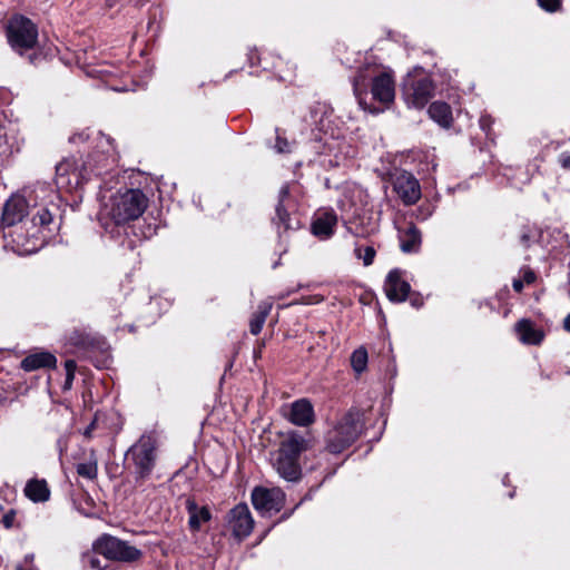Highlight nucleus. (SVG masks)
<instances>
[{
  "mask_svg": "<svg viewBox=\"0 0 570 570\" xmlns=\"http://www.w3.org/2000/svg\"><path fill=\"white\" fill-rule=\"evenodd\" d=\"M88 139L96 142V150L86 160L69 157L56 166V185L59 190L79 191L92 176L101 177L114 170L117 156L110 137L100 131L83 130L69 138L72 144Z\"/></svg>",
  "mask_w": 570,
  "mask_h": 570,
  "instance_id": "nucleus-1",
  "label": "nucleus"
},
{
  "mask_svg": "<svg viewBox=\"0 0 570 570\" xmlns=\"http://www.w3.org/2000/svg\"><path fill=\"white\" fill-rule=\"evenodd\" d=\"M31 199L14 195L10 197L3 207L1 223L3 227H12L21 224L14 233H10L12 243L19 254L36 253L41 246L40 232L52 222V214L46 204H30Z\"/></svg>",
  "mask_w": 570,
  "mask_h": 570,
  "instance_id": "nucleus-2",
  "label": "nucleus"
},
{
  "mask_svg": "<svg viewBox=\"0 0 570 570\" xmlns=\"http://www.w3.org/2000/svg\"><path fill=\"white\" fill-rule=\"evenodd\" d=\"M147 197L139 189L119 190L111 195L99 212L104 229L115 236V227H120L139 218L146 210Z\"/></svg>",
  "mask_w": 570,
  "mask_h": 570,
  "instance_id": "nucleus-3",
  "label": "nucleus"
},
{
  "mask_svg": "<svg viewBox=\"0 0 570 570\" xmlns=\"http://www.w3.org/2000/svg\"><path fill=\"white\" fill-rule=\"evenodd\" d=\"M368 87H371V95L374 101L380 102L383 107H387L393 102L395 83L390 72L380 70L377 67L367 66L357 71L353 81L354 94L363 109H368L373 114L381 112L384 108L367 107L366 96Z\"/></svg>",
  "mask_w": 570,
  "mask_h": 570,
  "instance_id": "nucleus-4",
  "label": "nucleus"
},
{
  "mask_svg": "<svg viewBox=\"0 0 570 570\" xmlns=\"http://www.w3.org/2000/svg\"><path fill=\"white\" fill-rule=\"evenodd\" d=\"M363 414L355 409L350 410L327 433V449L331 453H341L348 448L363 430Z\"/></svg>",
  "mask_w": 570,
  "mask_h": 570,
  "instance_id": "nucleus-5",
  "label": "nucleus"
},
{
  "mask_svg": "<svg viewBox=\"0 0 570 570\" xmlns=\"http://www.w3.org/2000/svg\"><path fill=\"white\" fill-rule=\"evenodd\" d=\"M7 38L10 47L18 53L32 49L38 40L36 24L23 16L12 17L7 24Z\"/></svg>",
  "mask_w": 570,
  "mask_h": 570,
  "instance_id": "nucleus-6",
  "label": "nucleus"
},
{
  "mask_svg": "<svg viewBox=\"0 0 570 570\" xmlns=\"http://www.w3.org/2000/svg\"><path fill=\"white\" fill-rule=\"evenodd\" d=\"M128 460H131L135 474L138 479H146L151 473L156 463V440L150 434H144L130 446L127 452Z\"/></svg>",
  "mask_w": 570,
  "mask_h": 570,
  "instance_id": "nucleus-7",
  "label": "nucleus"
},
{
  "mask_svg": "<svg viewBox=\"0 0 570 570\" xmlns=\"http://www.w3.org/2000/svg\"><path fill=\"white\" fill-rule=\"evenodd\" d=\"M434 85L423 72L409 73L403 82V96L411 107L421 109L433 97Z\"/></svg>",
  "mask_w": 570,
  "mask_h": 570,
  "instance_id": "nucleus-8",
  "label": "nucleus"
},
{
  "mask_svg": "<svg viewBox=\"0 0 570 570\" xmlns=\"http://www.w3.org/2000/svg\"><path fill=\"white\" fill-rule=\"evenodd\" d=\"M94 550L97 554L104 556L108 560L130 562L139 559L140 550L127 542L112 535H102L95 544Z\"/></svg>",
  "mask_w": 570,
  "mask_h": 570,
  "instance_id": "nucleus-9",
  "label": "nucleus"
},
{
  "mask_svg": "<svg viewBox=\"0 0 570 570\" xmlns=\"http://www.w3.org/2000/svg\"><path fill=\"white\" fill-rule=\"evenodd\" d=\"M285 493L279 488L257 487L252 492V503L262 515H273L281 511Z\"/></svg>",
  "mask_w": 570,
  "mask_h": 570,
  "instance_id": "nucleus-10",
  "label": "nucleus"
},
{
  "mask_svg": "<svg viewBox=\"0 0 570 570\" xmlns=\"http://www.w3.org/2000/svg\"><path fill=\"white\" fill-rule=\"evenodd\" d=\"M227 524L235 538H247L254 528V519L246 503L234 507L227 515Z\"/></svg>",
  "mask_w": 570,
  "mask_h": 570,
  "instance_id": "nucleus-11",
  "label": "nucleus"
},
{
  "mask_svg": "<svg viewBox=\"0 0 570 570\" xmlns=\"http://www.w3.org/2000/svg\"><path fill=\"white\" fill-rule=\"evenodd\" d=\"M393 187L405 205H413L421 198L419 180L409 171L397 174Z\"/></svg>",
  "mask_w": 570,
  "mask_h": 570,
  "instance_id": "nucleus-12",
  "label": "nucleus"
},
{
  "mask_svg": "<svg viewBox=\"0 0 570 570\" xmlns=\"http://www.w3.org/2000/svg\"><path fill=\"white\" fill-rule=\"evenodd\" d=\"M24 142L20 128L14 124L4 126L0 120V156L8 157L20 151Z\"/></svg>",
  "mask_w": 570,
  "mask_h": 570,
  "instance_id": "nucleus-13",
  "label": "nucleus"
},
{
  "mask_svg": "<svg viewBox=\"0 0 570 570\" xmlns=\"http://www.w3.org/2000/svg\"><path fill=\"white\" fill-rule=\"evenodd\" d=\"M292 199L289 197V186L285 185L281 188L278 195V203L276 206V217L273 223L279 230L283 227L284 230L295 229L298 226L297 222H293L288 214V209L292 208Z\"/></svg>",
  "mask_w": 570,
  "mask_h": 570,
  "instance_id": "nucleus-14",
  "label": "nucleus"
},
{
  "mask_svg": "<svg viewBox=\"0 0 570 570\" xmlns=\"http://www.w3.org/2000/svg\"><path fill=\"white\" fill-rule=\"evenodd\" d=\"M410 284L402 278L399 269L391 271L384 283V292L391 302H404L410 293Z\"/></svg>",
  "mask_w": 570,
  "mask_h": 570,
  "instance_id": "nucleus-15",
  "label": "nucleus"
},
{
  "mask_svg": "<svg viewBox=\"0 0 570 570\" xmlns=\"http://www.w3.org/2000/svg\"><path fill=\"white\" fill-rule=\"evenodd\" d=\"M337 224V216L333 210L320 212L312 223V232L321 239L330 238Z\"/></svg>",
  "mask_w": 570,
  "mask_h": 570,
  "instance_id": "nucleus-16",
  "label": "nucleus"
},
{
  "mask_svg": "<svg viewBox=\"0 0 570 570\" xmlns=\"http://www.w3.org/2000/svg\"><path fill=\"white\" fill-rule=\"evenodd\" d=\"M274 466L277 473L287 481H297L301 478L298 460L277 453Z\"/></svg>",
  "mask_w": 570,
  "mask_h": 570,
  "instance_id": "nucleus-17",
  "label": "nucleus"
},
{
  "mask_svg": "<svg viewBox=\"0 0 570 570\" xmlns=\"http://www.w3.org/2000/svg\"><path fill=\"white\" fill-rule=\"evenodd\" d=\"M289 420L299 426H306L314 420V410L309 401L302 399L295 401L291 407Z\"/></svg>",
  "mask_w": 570,
  "mask_h": 570,
  "instance_id": "nucleus-18",
  "label": "nucleus"
},
{
  "mask_svg": "<svg viewBox=\"0 0 570 570\" xmlns=\"http://www.w3.org/2000/svg\"><path fill=\"white\" fill-rule=\"evenodd\" d=\"M307 449L306 440L298 433H288L281 442L277 453L298 460L302 452Z\"/></svg>",
  "mask_w": 570,
  "mask_h": 570,
  "instance_id": "nucleus-19",
  "label": "nucleus"
},
{
  "mask_svg": "<svg viewBox=\"0 0 570 570\" xmlns=\"http://www.w3.org/2000/svg\"><path fill=\"white\" fill-rule=\"evenodd\" d=\"M57 358L49 352H39L26 356L21 361V368L26 372H32L39 368H52L56 366Z\"/></svg>",
  "mask_w": 570,
  "mask_h": 570,
  "instance_id": "nucleus-20",
  "label": "nucleus"
},
{
  "mask_svg": "<svg viewBox=\"0 0 570 570\" xmlns=\"http://www.w3.org/2000/svg\"><path fill=\"white\" fill-rule=\"evenodd\" d=\"M515 332L523 344H540L544 336L543 332L529 320L519 321L515 325Z\"/></svg>",
  "mask_w": 570,
  "mask_h": 570,
  "instance_id": "nucleus-21",
  "label": "nucleus"
},
{
  "mask_svg": "<svg viewBox=\"0 0 570 570\" xmlns=\"http://www.w3.org/2000/svg\"><path fill=\"white\" fill-rule=\"evenodd\" d=\"M186 509L189 514L188 524L190 530L198 531L202 524L208 522L212 518L207 507H198L194 500L186 501Z\"/></svg>",
  "mask_w": 570,
  "mask_h": 570,
  "instance_id": "nucleus-22",
  "label": "nucleus"
},
{
  "mask_svg": "<svg viewBox=\"0 0 570 570\" xmlns=\"http://www.w3.org/2000/svg\"><path fill=\"white\" fill-rule=\"evenodd\" d=\"M26 497L33 502H46L50 498V490L46 480L31 479L24 487Z\"/></svg>",
  "mask_w": 570,
  "mask_h": 570,
  "instance_id": "nucleus-23",
  "label": "nucleus"
},
{
  "mask_svg": "<svg viewBox=\"0 0 570 570\" xmlns=\"http://www.w3.org/2000/svg\"><path fill=\"white\" fill-rule=\"evenodd\" d=\"M429 115L444 128H449L453 120L450 106L441 101H435L429 107Z\"/></svg>",
  "mask_w": 570,
  "mask_h": 570,
  "instance_id": "nucleus-24",
  "label": "nucleus"
},
{
  "mask_svg": "<svg viewBox=\"0 0 570 570\" xmlns=\"http://www.w3.org/2000/svg\"><path fill=\"white\" fill-rule=\"evenodd\" d=\"M401 249L404 253H415L421 245V232L415 226H410L400 236Z\"/></svg>",
  "mask_w": 570,
  "mask_h": 570,
  "instance_id": "nucleus-25",
  "label": "nucleus"
},
{
  "mask_svg": "<svg viewBox=\"0 0 570 570\" xmlns=\"http://www.w3.org/2000/svg\"><path fill=\"white\" fill-rule=\"evenodd\" d=\"M272 309V304L264 302L258 305V311L252 316L249 323V330L253 335L261 333L263 325L266 321L267 315Z\"/></svg>",
  "mask_w": 570,
  "mask_h": 570,
  "instance_id": "nucleus-26",
  "label": "nucleus"
},
{
  "mask_svg": "<svg viewBox=\"0 0 570 570\" xmlns=\"http://www.w3.org/2000/svg\"><path fill=\"white\" fill-rule=\"evenodd\" d=\"M367 351L364 346L356 348L351 355V366L356 374H361L367 366Z\"/></svg>",
  "mask_w": 570,
  "mask_h": 570,
  "instance_id": "nucleus-27",
  "label": "nucleus"
},
{
  "mask_svg": "<svg viewBox=\"0 0 570 570\" xmlns=\"http://www.w3.org/2000/svg\"><path fill=\"white\" fill-rule=\"evenodd\" d=\"M77 473L86 479L92 480L97 476L98 466L96 460H89L87 462H81L77 465Z\"/></svg>",
  "mask_w": 570,
  "mask_h": 570,
  "instance_id": "nucleus-28",
  "label": "nucleus"
},
{
  "mask_svg": "<svg viewBox=\"0 0 570 570\" xmlns=\"http://www.w3.org/2000/svg\"><path fill=\"white\" fill-rule=\"evenodd\" d=\"M354 253L357 258L363 261L364 266H370L376 255V252L372 246H366L364 249L357 246L355 247Z\"/></svg>",
  "mask_w": 570,
  "mask_h": 570,
  "instance_id": "nucleus-29",
  "label": "nucleus"
},
{
  "mask_svg": "<svg viewBox=\"0 0 570 570\" xmlns=\"http://www.w3.org/2000/svg\"><path fill=\"white\" fill-rule=\"evenodd\" d=\"M76 362L73 360H67L65 362V370H66V382L65 387L70 389L72 381L75 379V372H76Z\"/></svg>",
  "mask_w": 570,
  "mask_h": 570,
  "instance_id": "nucleus-30",
  "label": "nucleus"
},
{
  "mask_svg": "<svg viewBox=\"0 0 570 570\" xmlns=\"http://www.w3.org/2000/svg\"><path fill=\"white\" fill-rule=\"evenodd\" d=\"M539 6L549 12H554L560 9L561 0H538Z\"/></svg>",
  "mask_w": 570,
  "mask_h": 570,
  "instance_id": "nucleus-31",
  "label": "nucleus"
},
{
  "mask_svg": "<svg viewBox=\"0 0 570 570\" xmlns=\"http://www.w3.org/2000/svg\"><path fill=\"white\" fill-rule=\"evenodd\" d=\"M348 230L356 237H366L374 232V227L364 228L360 226L350 227Z\"/></svg>",
  "mask_w": 570,
  "mask_h": 570,
  "instance_id": "nucleus-32",
  "label": "nucleus"
},
{
  "mask_svg": "<svg viewBox=\"0 0 570 570\" xmlns=\"http://www.w3.org/2000/svg\"><path fill=\"white\" fill-rule=\"evenodd\" d=\"M70 342L73 345H76V346L86 347L88 345V343H89V338L87 336L81 335V334L75 333L70 337Z\"/></svg>",
  "mask_w": 570,
  "mask_h": 570,
  "instance_id": "nucleus-33",
  "label": "nucleus"
},
{
  "mask_svg": "<svg viewBox=\"0 0 570 570\" xmlns=\"http://www.w3.org/2000/svg\"><path fill=\"white\" fill-rule=\"evenodd\" d=\"M275 148L277 153H288L289 151V145L285 139L277 138Z\"/></svg>",
  "mask_w": 570,
  "mask_h": 570,
  "instance_id": "nucleus-34",
  "label": "nucleus"
},
{
  "mask_svg": "<svg viewBox=\"0 0 570 570\" xmlns=\"http://www.w3.org/2000/svg\"><path fill=\"white\" fill-rule=\"evenodd\" d=\"M13 520H14V511L13 510H10L8 513H6L2 518V524L6 527V528H10L12 527L13 524Z\"/></svg>",
  "mask_w": 570,
  "mask_h": 570,
  "instance_id": "nucleus-35",
  "label": "nucleus"
},
{
  "mask_svg": "<svg viewBox=\"0 0 570 570\" xmlns=\"http://www.w3.org/2000/svg\"><path fill=\"white\" fill-rule=\"evenodd\" d=\"M492 124V119L489 115H484L480 118V127L482 130L488 131L490 129V126Z\"/></svg>",
  "mask_w": 570,
  "mask_h": 570,
  "instance_id": "nucleus-36",
  "label": "nucleus"
},
{
  "mask_svg": "<svg viewBox=\"0 0 570 570\" xmlns=\"http://www.w3.org/2000/svg\"><path fill=\"white\" fill-rule=\"evenodd\" d=\"M559 161L563 168H570V153H562Z\"/></svg>",
  "mask_w": 570,
  "mask_h": 570,
  "instance_id": "nucleus-37",
  "label": "nucleus"
},
{
  "mask_svg": "<svg viewBox=\"0 0 570 570\" xmlns=\"http://www.w3.org/2000/svg\"><path fill=\"white\" fill-rule=\"evenodd\" d=\"M535 279V275L532 271L530 269H527L523 272V282L527 283V284H531L533 283Z\"/></svg>",
  "mask_w": 570,
  "mask_h": 570,
  "instance_id": "nucleus-38",
  "label": "nucleus"
},
{
  "mask_svg": "<svg viewBox=\"0 0 570 570\" xmlns=\"http://www.w3.org/2000/svg\"><path fill=\"white\" fill-rule=\"evenodd\" d=\"M90 567L94 570H104L106 568V564H101L98 558L92 557L90 559Z\"/></svg>",
  "mask_w": 570,
  "mask_h": 570,
  "instance_id": "nucleus-39",
  "label": "nucleus"
},
{
  "mask_svg": "<svg viewBox=\"0 0 570 570\" xmlns=\"http://www.w3.org/2000/svg\"><path fill=\"white\" fill-rule=\"evenodd\" d=\"M524 284L525 283L522 279H514L512 286L515 292H521L524 287Z\"/></svg>",
  "mask_w": 570,
  "mask_h": 570,
  "instance_id": "nucleus-40",
  "label": "nucleus"
},
{
  "mask_svg": "<svg viewBox=\"0 0 570 570\" xmlns=\"http://www.w3.org/2000/svg\"><path fill=\"white\" fill-rule=\"evenodd\" d=\"M564 330L570 332V314L563 321Z\"/></svg>",
  "mask_w": 570,
  "mask_h": 570,
  "instance_id": "nucleus-41",
  "label": "nucleus"
},
{
  "mask_svg": "<svg viewBox=\"0 0 570 570\" xmlns=\"http://www.w3.org/2000/svg\"><path fill=\"white\" fill-rule=\"evenodd\" d=\"M95 428V422H92L86 430H85V435L86 436H90L91 434V431L94 430Z\"/></svg>",
  "mask_w": 570,
  "mask_h": 570,
  "instance_id": "nucleus-42",
  "label": "nucleus"
},
{
  "mask_svg": "<svg viewBox=\"0 0 570 570\" xmlns=\"http://www.w3.org/2000/svg\"><path fill=\"white\" fill-rule=\"evenodd\" d=\"M36 197H38V194H35V197H32L31 195L29 196V198H28V199H31L30 204H31V203H32V204H35V203H36V202H35V200H36Z\"/></svg>",
  "mask_w": 570,
  "mask_h": 570,
  "instance_id": "nucleus-43",
  "label": "nucleus"
},
{
  "mask_svg": "<svg viewBox=\"0 0 570 570\" xmlns=\"http://www.w3.org/2000/svg\"><path fill=\"white\" fill-rule=\"evenodd\" d=\"M3 491L13 492V490L8 485L6 487V489Z\"/></svg>",
  "mask_w": 570,
  "mask_h": 570,
  "instance_id": "nucleus-44",
  "label": "nucleus"
},
{
  "mask_svg": "<svg viewBox=\"0 0 570 570\" xmlns=\"http://www.w3.org/2000/svg\"><path fill=\"white\" fill-rule=\"evenodd\" d=\"M412 304H413L414 306H419V305H420V304L417 303V301H413V302H412Z\"/></svg>",
  "mask_w": 570,
  "mask_h": 570,
  "instance_id": "nucleus-45",
  "label": "nucleus"
},
{
  "mask_svg": "<svg viewBox=\"0 0 570 570\" xmlns=\"http://www.w3.org/2000/svg\"><path fill=\"white\" fill-rule=\"evenodd\" d=\"M26 559H27V560H32V559H33V556L27 557Z\"/></svg>",
  "mask_w": 570,
  "mask_h": 570,
  "instance_id": "nucleus-46",
  "label": "nucleus"
},
{
  "mask_svg": "<svg viewBox=\"0 0 570 570\" xmlns=\"http://www.w3.org/2000/svg\"><path fill=\"white\" fill-rule=\"evenodd\" d=\"M26 559H27V560H32V559H33V556L27 557Z\"/></svg>",
  "mask_w": 570,
  "mask_h": 570,
  "instance_id": "nucleus-47",
  "label": "nucleus"
}]
</instances>
